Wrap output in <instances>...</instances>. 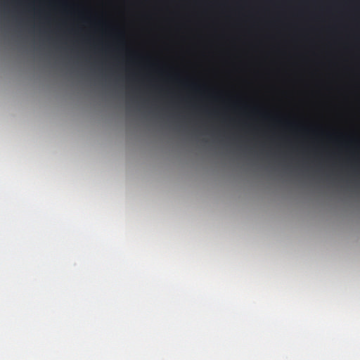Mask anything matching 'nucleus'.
I'll return each instance as SVG.
<instances>
[{"instance_id":"nucleus-3","label":"nucleus","mask_w":360,"mask_h":360,"mask_svg":"<svg viewBox=\"0 0 360 360\" xmlns=\"http://www.w3.org/2000/svg\"><path fill=\"white\" fill-rule=\"evenodd\" d=\"M174 79H175V80H176L177 82H181V79L179 78V75H175V77H174Z\"/></svg>"},{"instance_id":"nucleus-1","label":"nucleus","mask_w":360,"mask_h":360,"mask_svg":"<svg viewBox=\"0 0 360 360\" xmlns=\"http://www.w3.org/2000/svg\"><path fill=\"white\" fill-rule=\"evenodd\" d=\"M160 0H159V77L160 76V63H161V58H160ZM160 91V86H159V91ZM158 116H160V114H158Z\"/></svg>"},{"instance_id":"nucleus-2","label":"nucleus","mask_w":360,"mask_h":360,"mask_svg":"<svg viewBox=\"0 0 360 360\" xmlns=\"http://www.w3.org/2000/svg\"><path fill=\"white\" fill-rule=\"evenodd\" d=\"M139 91H140L139 86H135L134 88V91H133L134 94H132V95L131 96L133 100L137 99L139 98L138 93L139 92Z\"/></svg>"}]
</instances>
